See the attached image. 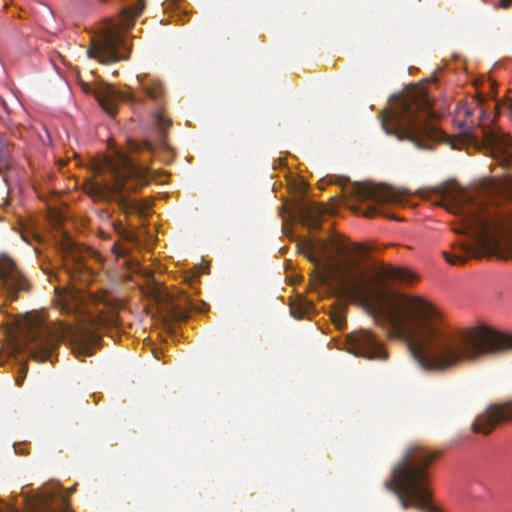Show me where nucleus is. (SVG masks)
<instances>
[{"instance_id": "obj_15", "label": "nucleus", "mask_w": 512, "mask_h": 512, "mask_svg": "<svg viewBox=\"0 0 512 512\" xmlns=\"http://www.w3.org/2000/svg\"><path fill=\"white\" fill-rule=\"evenodd\" d=\"M137 81L140 84L141 90L148 98L160 105L162 104L165 96L162 82L157 79H149L146 81L145 78L141 76H137Z\"/></svg>"}, {"instance_id": "obj_28", "label": "nucleus", "mask_w": 512, "mask_h": 512, "mask_svg": "<svg viewBox=\"0 0 512 512\" xmlns=\"http://www.w3.org/2000/svg\"><path fill=\"white\" fill-rule=\"evenodd\" d=\"M484 102V97L483 96H479V103L482 104Z\"/></svg>"}, {"instance_id": "obj_9", "label": "nucleus", "mask_w": 512, "mask_h": 512, "mask_svg": "<svg viewBox=\"0 0 512 512\" xmlns=\"http://www.w3.org/2000/svg\"><path fill=\"white\" fill-rule=\"evenodd\" d=\"M347 349L357 357L371 360H386L388 354L376 336L366 329H360L347 335Z\"/></svg>"}, {"instance_id": "obj_19", "label": "nucleus", "mask_w": 512, "mask_h": 512, "mask_svg": "<svg viewBox=\"0 0 512 512\" xmlns=\"http://www.w3.org/2000/svg\"><path fill=\"white\" fill-rule=\"evenodd\" d=\"M331 320L338 329H342L345 326V309L337 308L331 313Z\"/></svg>"}, {"instance_id": "obj_24", "label": "nucleus", "mask_w": 512, "mask_h": 512, "mask_svg": "<svg viewBox=\"0 0 512 512\" xmlns=\"http://www.w3.org/2000/svg\"><path fill=\"white\" fill-rule=\"evenodd\" d=\"M125 264L131 271H135L137 269V263L133 260H125Z\"/></svg>"}, {"instance_id": "obj_13", "label": "nucleus", "mask_w": 512, "mask_h": 512, "mask_svg": "<svg viewBox=\"0 0 512 512\" xmlns=\"http://www.w3.org/2000/svg\"><path fill=\"white\" fill-rule=\"evenodd\" d=\"M97 97L103 109L111 116H115L117 114L118 101L126 100L132 104H137L139 102L137 97L132 93L120 92L111 85H107L99 91Z\"/></svg>"}, {"instance_id": "obj_2", "label": "nucleus", "mask_w": 512, "mask_h": 512, "mask_svg": "<svg viewBox=\"0 0 512 512\" xmlns=\"http://www.w3.org/2000/svg\"><path fill=\"white\" fill-rule=\"evenodd\" d=\"M95 337L94 333L82 324L59 322L52 329L40 315L28 313L19 322V336L11 337L6 344H0V366L24 349H28L35 360L46 361L61 341H69L76 356H90V345Z\"/></svg>"}, {"instance_id": "obj_21", "label": "nucleus", "mask_w": 512, "mask_h": 512, "mask_svg": "<svg viewBox=\"0 0 512 512\" xmlns=\"http://www.w3.org/2000/svg\"><path fill=\"white\" fill-rule=\"evenodd\" d=\"M308 308H309V305H307L304 308H302L301 306L292 305L290 308V312L294 318L300 319L308 312Z\"/></svg>"}, {"instance_id": "obj_30", "label": "nucleus", "mask_w": 512, "mask_h": 512, "mask_svg": "<svg viewBox=\"0 0 512 512\" xmlns=\"http://www.w3.org/2000/svg\"><path fill=\"white\" fill-rule=\"evenodd\" d=\"M43 270H44V272H45L46 274H50V271H48V270H46V269H44V268H43Z\"/></svg>"}, {"instance_id": "obj_12", "label": "nucleus", "mask_w": 512, "mask_h": 512, "mask_svg": "<svg viewBox=\"0 0 512 512\" xmlns=\"http://www.w3.org/2000/svg\"><path fill=\"white\" fill-rule=\"evenodd\" d=\"M327 212L326 207L309 201L303 196L295 201L289 211L295 220L310 230L321 227L322 218Z\"/></svg>"}, {"instance_id": "obj_18", "label": "nucleus", "mask_w": 512, "mask_h": 512, "mask_svg": "<svg viewBox=\"0 0 512 512\" xmlns=\"http://www.w3.org/2000/svg\"><path fill=\"white\" fill-rule=\"evenodd\" d=\"M129 147L131 150L133 151H136V152H148L149 154H152L154 152V145L152 143H150L149 141L147 140H143V141H130L129 142Z\"/></svg>"}, {"instance_id": "obj_1", "label": "nucleus", "mask_w": 512, "mask_h": 512, "mask_svg": "<svg viewBox=\"0 0 512 512\" xmlns=\"http://www.w3.org/2000/svg\"><path fill=\"white\" fill-rule=\"evenodd\" d=\"M378 277L369 276L357 260V303H375L374 317L392 336L407 343L411 357L423 371L443 373L463 361H475L512 348V336L487 326L457 333L446 330L438 310L421 297H399L383 303Z\"/></svg>"}, {"instance_id": "obj_6", "label": "nucleus", "mask_w": 512, "mask_h": 512, "mask_svg": "<svg viewBox=\"0 0 512 512\" xmlns=\"http://www.w3.org/2000/svg\"><path fill=\"white\" fill-rule=\"evenodd\" d=\"M105 167L109 178L104 182H89L86 193L97 201H115L119 209L126 215H145L147 205L144 202L134 201L124 195L126 191H136L148 184L153 177V170L136 163L129 156L119 153L115 159H106Z\"/></svg>"}, {"instance_id": "obj_4", "label": "nucleus", "mask_w": 512, "mask_h": 512, "mask_svg": "<svg viewBox=\"0 0 512 512\" xmlns=\"http://www.w3.org/2000/svg\"><path fill=\"white\" fill-rule=\"evenodd\" d=\"M435 118L432 100L422 87L408 90L389 110L380 113L381 126L387 134L410 141L421 149H431L430 142L443 137Z\"/></svg>"}, {"instance_id": "obj_3", "label": "nucleus", "mask_w": 512, "mask_h": 512, "mask_svg": "<svg viewBox=\"0 0 512 512\" xmlns=\"http://www.w3.org/2000/svg\"><path fill=\"white\" fill-rule=\"evenodd\" d=\"M463 222L460 232L468 233L475 243H462L453 247L452 252H443L449 264H464L471 258L483 256L512 258V223L508 217L477 205L467 213Z\"/></svg>"}, {"instance_id": "obj_25", "label": "nucleus", "mask_w": 512, "mask_h": 512, "mask_svg": "<svg viewBox=\"0 0 512 512\" xmlns=\"http://www.w3.org/2000/svg\"><path fill=\"white\" fill-rule=\"evenodd\" d=\"M62 310L68 314L73 312V308L66 303H63Z\"/></svg>"}, {"instance_id": "obj_29", "label": "nucleus", "mask_w": 512, "mask_h": 512, "mask_svg": "<svg viewBox=\"0 0 512 512\" xmlns=\"http://www.w3.org/2000/svg\"><path fill=\"white\" fill-rule=\"evenodd\" d=\"M436 191H437L438 193H442V189H441V188H437V189H436Z\"/></svg>"}, {"instance_id": "obj_7", "label": "nucleus", "mask_w": 512, "mask_h": 512, "mask_svg": "<svg viewBox=\"0 0 512 512\" xmlns=\"http://www.w3.org/2000/svg\"><path fill=\"white\" fill-rule=\"evenodd\" d=\"M143 2L127 7L122 11L119 25L109 21L101 32L92 40L87 49V55L91 59H98L102 63H113L128 58L129 47L119 33V26L128 31L134 26L135 19L143 11Z\"/></svg>"}, {"instance_id": "obj_16", "label": "nucleus", "mask_w": 512, "mask_h": 512, "mask_svg": "<svg viewBox=\"0 0 512 512\" xmlns=\"http://www.w3.org/2000/svg\"><path fill=\"white\" fill-rule=\"evenodd\" d=\"M383 276L385 278L396 280L403 283H410L416 279V276L412 271L406 268L393 266L385 268L383 270Z\"/></svg>"}, {"instance_id": "obj_20", "label": "nucleus", "mask_w": 512, "mask_h": 512, "mask_svg": "<svg viewBox=\"0 0 512 512\" xmlns=\"http://www.w3.org/2000/svg\"><path fill=\"white\" fill-rule=\"evenodd\" d=\"M115 230L124 240L131 243L138 242L136 233L125 229L121 223L115 225Z\"/></svg>"}, {"instance_id": "obj_22", "label": "nucleus", "mask_w": 512, "mask_h": 512, "mask_svg": "<svg viewBox=\"0 0 512 512\" xmlns=\"http://www.w3.org/2000/svg\"><path fill=\"white\" fill-rule=\"evenodd\" d=\"M112 250L117 257H124L127 253V249L122 248L118 244L114 245Z\"/></svg>"}, {"instance_id": "obj_17", "label": "nucleus", "mask_w": 512, "mask_h": 512, "mask_svg": "<svg viewBox=\"0 0 512 512\" xmlns=\"http://www.w3.org/2000/svg\"><path fill=\"white\" fill-rule=\"evenodd\" d=\"M153 118L155 125L162 134L168 130L172 123L171 119L165 116L164 111L161 108L154 112Z\"/></svg>"}, {"instance_id": "obj_8", "label": "nucleus", "mask_w": 512, "mask_h": 512, "mask_svg": "<svg viewBox=\"0 0 512 512\" xmlns=\"http://www.w3.org/2000/svg\"><path fill=\"white\" fill-rule=\"evenodd\" d=\"M351 193L359 202L369 203L365 208H359V211H363V215L367 218L383 214L379 207L380 205L398 204L403 199L401 191L384 184H373L370 182L355 183L352 186Z\"/></svg>"}, {"instance_id": "obj_14", "label": "nucleus", "mask_w": 512, "mask_h": 512, "mask_svg": "<svg viewBox=\"0 0 512 512\" xmlns=\"http://www.w3.org/2000/svg\"><path fill=\"white\" fill-rule=\"evenodd\" d=\"M484 140L492 149L512 158V137L495 131H484Z\"/></svg>"}, {"instance_id": "obj_26", "label": "nucleus", "mask_w": 512, "mask_h": 512, "mask_svg": "<svg viewBox=\"0 0 512 512\" xmlns=\"http://www.w3.org/2000/svg\"><path fill=\"white\" fill-rule=\"evenodd\" d=\"M23 379H24L23 377H18V378L16 379V384H17L18 386H21V385H22V383H23Z\"/></svg>"}, {"instance_id": "obj_10", "label": "nucleus", "mask_w": 512, "mask_h": 512, "mask_svg": "<svg viewBox=\"0 0 512 512\" xmlns=\"http://www.w3.org/2000/svg\"><path fill=\"white\" fill-rule=\"evenodd\" d=\"M0 285L11 301L16 300L20 292L28 291L26 278L14 260L5 254H0Z\"/></svg>"}, {"instance_id": "obj_27", "label": "nucleus", "mask_w": 512, "mask_h": 512, "mask_svg": "<svg viewBox=\"0 0 512 512\" xmlns=\"http://www.w3.org/2000/svg\"><path fill=\"white\" fill-rule=\"evenodd\" d=\"M82 88H83V91L86 92V93L89 91V85L86 84V83L82 84Z\"/></svg>"}, {"instance_id": "obj_23", "label": "nucleus", "mask_w": 512, "mask_h": 512, "mask_svg": "<svg viewBox=\"0 0 512 512\" xmlns=\"http://www.w3.org/2000/svg\"><path fill=\"white\" fill-rule=\"evenodd\" d=\"M512 4V0H500L499 7L502 9H508Z\"/></svg>"}, {"instance_id": "obj_11", "label": "nucleus", "mask_w": 512, "mask_h": 512, "mask_svg": "<svg viewBox=\"0 0 512 512\" xmlns=\"http://www.w3.org/2000/svg\"><path fill=\"white\" fill-rule=\"evenodd\" d=\"M512 419V403L492 404L471 424L474 433L489 434L497 425Z\"/></svg>"}, {"instance_id": "obj_5", "label": "nucleus", "mask_w": 512, "mask_h": 512, "mask_svg": "<svg viewBox=\"0 0 512 512\" xmlns=\"http://www.w3.org/2000/svg\"><path fill=\"white\" fill-rule=\"evenodd\" d=\"M438 452L412 444L394 465L391 481L385 487L393 491L403 509L414 508L423 512H439L431 504L429 468L437 459Z\"/></svg>"}]
</instances>
